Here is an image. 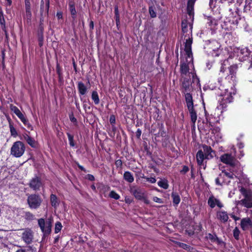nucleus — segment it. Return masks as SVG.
<instances>
[{
  "label": "nucleus",
  "instance_id": "nucleus-56",
  "mask_svg": "<svg viewBox=\"0 0 252 252\" xmlns=\"http://www.w3.org/2000/svg\"><path fill=\"white\" fill-rule=\"evenodd\" d=\"M141 134V131L140 129H138L136 131V135L139 138Z\"/></svg>",
  "mask_w": 252,
  "mask_h": 252
},
{
  "label": "nucleus",
  "instance_id": "nucleus-58",
  "mask_svg": "<svg viewBox=\"0 0 252 252\" xmlns=\"http://www.w3.org/2000/svg\"><path fill=\"white\" fill-rule=\"evenodd\" d=\"M2 19H3V14L1 10L0 9V21L1 23H2Z\"/></svg>",
  "mask_w": 252,
  "mask_h": 252
},
{
  "label": "nucleus",
  "instance_id": "nucleus-33",
  "mask_svg": "<svg viewBox=\"0 0 252 252\" xmlns=\"http://www.w3.org/2000/svg\"><path fill=\"white\" fill-rule=\"evenodd\" d=\"M184 94H185V100H186V103L193 101L192 95L190 93H189V92H186Z\"/></svg>",
  "mask_w": 252,
  "mask_h": 252
},
{
  "label": "nucleus",
  "instance_id": "nucleus-46",
  "mask_svg": "<svg viewBox=\"0 0 252 252\" xmlns=\"http://www.w3.org/2000/svg\"><path fill=\"white\" fill-rule=\"evenodd\" d=\"M189 170V168L188 167L186 166H184L182 169V170L181 171V172L183 173H187Z\"/></svg>",
  "mask_w": 252,
  "mask_h": 252
},
{
  "label": "nucleus",
  "instance_id": "nucleus-3",
  "mask_svg": "<svg viewBox=\"0 0 252 252\" xmlns=\"http://www.w3.org/2000/svg\"><path fill=\"white\" fill-rule=\"evenodd\" d=\"M240 191L244 196L245 198L238 201L237 205L244 206L248 208L252 207V191L247 190L243 187H241Z\"/></svg>",
  "mask_w": 252,
  "mask_h": 252
},
{
  "label": "nucleus",
  "instance_id": "nucleus-60",
  "mask_svg": "<svg viewBox=\"0 0 252 252\" xmlns=\"http://www.w3.org/2000/svg\"><path fill=\"white\" fill-rule=\"evenodd\" d=\"M16 252H27L25 250L23 249H19L17 250Z\"/></svg>",
  "mask_w": 252,
  "mask_h": 252
},
{
  "label": "nucleus",
  "instance_id": "nucleus-1",
  "mask_svg": "<svg viewBox=\"0 0 252 252\" xmlns=\"http://www.w3.org/2000/svg\"><path fill=\"white\" fill-rule=\"evenodd\" d=\"M237 67L236 65H233L229 68V74L227 76L228 80L231 79L233 82V87H231L230 90L228 89L225 90V92L220 94L221 98L219 99L220 101V106L218 107L219 109L223 110L226 107L227 104L232 102L233 99L232 95L236 94V90L234 88L235 83L236 82V73Z\"/></svg>",
  "mask_w": 252,
  "mask_h": 252
},
{
  "label": "nucleus",
  "instance_id": "nucleus-40",
  "mask_svg": "<svg viewBox=\"0 0 252 252\" xmlns=\"http://www.w3.org/2000/svg\"><path fill=\"white\" fill-rule=\"evenodd\" d=\"M239 234L240 231L237 227H235L233 230V235L236 239L238 240L239 239Z\"/></svg>",
  "mask_w": 252,
  "mask_h": 252
},
{
  "label": "nucleus",
  "instance_id": "nucleus-45",
  "mask_svg": "<svg viewBox=\"0 0 252 252\" xmlns=\"http://www.w3.org/2000/svg\"><path fill=\"white\" fill-rule=\"evenodd\" d=\"M153 200L155 202H157V203H162V201L161 199H160L158 197H156V196H155L153 197Z\"/></svg>",
  "mask_w": 252,
  "mask_h": 252
},
{
  "label": "nucleus",
  "instance_id": "nucleus-63",
  "mask_svg": "<svg viewBox=\"0 0 252 252\" xmlns=\"http://www.w3.org/2000/svg\"><path fill=\"white\" fill-rule=\"evenodd\" d=\"M71 121L73 122V121H76V119L74 117L70 119Z\"/></svg>",
  "mask_w": 252,
  "mask_h": 252
},
{
  "label": "nucleus",
  "instance_id": "nucleus-20",
  "mask_svg": "<svg viewBox=\"0 0 252 252\" xmlns=\"http://www.w3.org/2000/svg\"><path fill=\"white\" fill-rule=\"evenodd\" d=\"M188 63H184L181 64L180 70L182 75H186L189 70V64L190 63H189L186 61Z\"/></svg>",
  "mask_w": 252,
  "mask_h": 252
},
{
  "label": "nucleus",
  "instance_id": "nucleus-43",
  "mask_svg": "<svg viewBox=\"0 0 252 252\" xmlns=\"http://www.w3.org/2000/svg\"><path fill=\"white\" fill-rule=\"evenodd\" d=\"M21 121L24 123V124L25 126H27L28 127H29V128L31 127V125L29 124L28 121L27 120V119L25 117L24 118V119L21 120Z\"/></svg>",
  "mask_w": 252,
  "mask_h": 252
},
{
  "label": "nucleus",
  "instance_id": "nucleus-32",
  "mask_svg": "<svg viewBox=\"0 0 252 252\" xmlns=\"http://www.w3.org/2000/svg\"><path fill=\"white\" fill-rule=\"evenodd\" d=\"M149 11L151 18H155L157 16L155 8L153 6L149 7Z\"/></svg>",
  "mask_w": 252,
  "mask_h": 252
},
{
  "label": "nucleus",
  "instance_id": "nucleus-9",
  "mask_svg": "<svg viewBox=\"0 0 252 252\" xmlns=\"http://www.w3.org/2000/svg\"><path fill=\"white\" fill-rule=\"evenodd\" d=\"M22 239L27 244H31L33 240V232L30 228H26L22 230Z\"/></svg>",
  "mask_w": 252,
  "mask_h": 252
},
{
  "label": "nucleus",
  "instance_id": "nucleus-34",
  "mask_svg": "<svg viewBox=\"0 0 252 252\" xmlns=\"http://www.w3.org/2000/svg\"><path fill=\"white\" fill-rule=\"evenodd\" d=\"M10 110L12 112H13L15 114V115H16V116L19 115V113H20L21 112L20 111V110L18 109V108L14 105H11L10 106Z\"/></svg>",
  "mask_w": 252,
  "mask_h": 252
},
{
  "label": "nucleus",
  "instance_id": "nucleus-31",
  "mask_svg": "<svg viewBox=\"0 0 252 252\" xmlns=\"http://www.w3.org/2000/svg\"><path fill=\"white\" fill-rule=\"evenodd\" d=\"M109 196L110 198L116 200H118L120 197V195L114 190L110 191Z\"/></svg>",
  "mask_w": 252,
  "mask_h": 252
},
{
  "label": "nucleus",
  "instance_id": "nucleus-48",
  "mask_svg": "<svg viewBox=\"0 0 252 252\" xmlns=\"http://www.w3.org/2000/svg\"><path fill=\"white\" fill-rule=\"evenodd\" d=\"M115 17L120 16L119 10H118V7L117 6H116L115 7Z\"/></svg>",
  "mask_w": 252,
  "mask_h": 252
},
{
  "label": "nucleus",
  "instance_id": "nucleus-36",
  "mask_svg": "<svg viewBox=\"0 0 252 252\" xmlns=\"http://www.w3.org/2000/svg\"><path fill=\"white\" fill-rule=\"evenodd\" d=\"M62 228V225L60 222H57L56 223L55 227V232L56 233H58L60 232Z\"/></svg>",
  "mask_w": 252,
  "mask_h": 252
},
{
  "label": "nucleus",
  "instance_id": "nucleus-59",
  "mask_svg": "<svg viewBox=\"0 0 252 252\" xmlns=\"http://www.w3.org/2000/svg\"><path fill=\"white\" fill-rule=\"evenodd\" d=\"M215 181H216V183L217 185H221V184L220 182V178H216Z\"/></svg>",
  "mask_w": 252,
  "mask_h": 252
},
{
  "label": "nucleus",
  "instance_id": "nucleus-27",
  "mask_svg": "<svg viewBox=\"0 0 252 252\" xmlns=\"http://www.w3.org/2000/svg\"><path fill=\"white\" fill-rule=\"evenodd\" d=\"M69 9L70 12V13L72 16V18L74 19L76 16V11L75 8V5L73 2H69Z\"/></svg>",
  "mask_w": 252,
  "mask_h": 252
},
{
  "label": "nucleus",
  "instance_id": "nucleus-51",
  "mask_svg": "<svg viewBox=\"0 0 252 252\" xmlns=\"http://www.w3.org/2000/svg\"><path fill=\"white\" fill-rule=\"evenodd\" d=\"M49 8V0H48V1L47 2V3L46 4V5H45V13H47L48 12Z\"/></svg>",
  "mask_w": 252,
  "mask_h": 252
},
{
  "label": "nucleus",
  "instance_id": "nucleus-62",
  "mask_svg": "<svg viewBox=\"0 0 252 252\" xmlns=\"http://www.w3.org/2000/svg\"><path fill=\"white\" fill-rule=\"evenodd\" d=\"M79 167L82 170L84 171L85 170L84 168L82 166L79 165Z\"/></svg>",
  "mask_w": 252,
  "mask_h": 252
},
{
  "label": "nucleus",
  "instance_id": "nucleus-24",
  "mask_svg": "<svg viewBox=\"0 0 252 252\" xmlns=\"http://www.w3.org/2000/svg\"><path fill=\"white\" fill-rule=\"evenodd\" d=\"M24 139L32 147L34 148L36 147V142L32 138L26 134L24 135Z\"/></svg>",
  "mask_w": 252,
  "mask_h": 252
},
{
  "label": "nucleus",
  "instance_id": "nucleus-37",
  "mask_svg": "<svg viewBox=\"0 0 252 252\" xmlns=\"http://www.w3.org/2000/svg\"><path fill=\"white\" fill-rule=\"evenodd\" d=\"M178 245H179V246L180 247V248H182L185 250H188V251H190V247L189 246H188L187 245V244H184V243H178Z\"/></svg>",
  "mask_w": 252,
  "mask_h": 252
},
{
  "label": "nucleus",
  "instance_id": "nucleus-7",
  "mask_svg": "<svg viewBox=\"0 0 252 252\" xmlns=\"http://www.w3.org/2000/svg\"><path fill=\"white\" fill-rule=\"evenodd\" d=\"M27 201L30 208L36 209L41 205L42 200L38 195L31 194L28 197Z\"/></svg>",
  "mask_w": 252,
  "mask_h": 252
},
{
  "label": "nucleus",
  "instance_id": "nucleus-5",
  "mask_svg": "<svg viewBox=\"0 0 252 252\" xmlns=\"http://www.w3.org/2000/svg\"><path fill=\"white\" fill-rule=\"evenodd\" d=\"M130 191L136 199L142 200L146 204H150V201L148 199L145 192L140 188L132 187L130 188Z\"/></svg>",
  "mask_w": 252,
  "mask_h": 252
},
{
  "label": "nucleus",
  "instance_id": "nucleus-55",
  "mask_svg": "<svg viewBox=\"0 0 252 252\" xmlns=\"http://www.w3.org/2000/svg\"><path fill=\"white\" fill-rule=\"evenodd\" d=\"M20 120L24 119L25 117L24 115L21 112L19 115L17 116Z\"/></svg>",
  "mask_w": 252,
  "mask_h": 252
},
{
  "label": "nucleus",
  "instance_id": "nucleus-21",
  "mask_svg": "<svg viewBox=\"0 0 252 252\" xmlns=\"http://www.w3.org/2000/svg\"><path fill=\"white\" fill-rule=\"evenodd\" d=\"M124 179L128 183H132L134 181V177L132 173L129 171H126L124 173Z\"/></svg>",
  "mask_w": 252,
  "mask_h": 252
},
{
  "label": "nucleus",
  "instance_id": "nucleus-29",
  "mask_svg": "<svg viewBox=\"0 0 252 252\" xmlns=\"http://www.w3.org/2000/svg\"><path fill=\"white\" fill-rule=\"evenodd\" d=\"M92 98L94 101L95 104H98L99 103V98L97 93L96 91H93L92 94Z\"/></svg>",
  "mask_w": 252,
  "mask_h": 252
},
{
  "label": "nucleus",
  "instance_id": "nucleus-25",
  "mask_svg": "<svg viewBox=\"0 0 252 252\" xmlns=\"http://www.w3.org/2000/svg\"><path fill=\"white\" fill-rule=\"evenodd\" d=\"M50 201L51 205L55 208H56L59 205L57 197L54 194H52L50 195Z\"/></svg>",
  "mask_w": 252,
  "mask_h": 252
},
{
  "label": "nucleus",
  "instance_id": "nucleus-8",
  "mask_svg": "<svg viewBox=\"0 0 252 252\" xmlns=\"http://www.w3.org/2000/svg\"><path fill=\"white\" fill-rule=\"evenodd\" d=\"M206 42L207 48L214 52L212 54L215 56H218L221 52V50L220 49V43L215 40H208Z\"/></svg>",
  "mask_w": 252,
  "mask_h": 252
},
{
  "label": "nucleus",
  "instance_id": "nucleus-23",
  "mask_svg": "<svg viewBox=\"0 0 252 252\" xmlns=\"http://www.w3.org/2000/svg\"><path fill=\"white\" fill-rule=\"evenodd\" d=\"M189 115L191 119L192 126H194L197 120V114L195 109L189 110Z\"/></svg>",
  "mask_w": 252,
  "mask_h": 252
},
{
  "label": "nucleus",
  "instance_id": "nucleus-22",
  "mask_svg": "<svg viewBox=\"0 0 252 252\" xmlns=\"http://www.w3.org/2000/svg\"><path fill=\"white\" fill-rule=\"evenodd\" d=\"M78 88L79 92L81 95H84L86 94L87 89L83 83L81 82H78Z\"/></svg>",
  "mask_w": 252,
  "mask_h": 252
},
{
  "label": "nucleus",
  "instance_id": "nucleus-15",
  "mask_svg": "<svg viewBox=\"0 0 252 252\" xmlns=\"http://www.w3.org/2000/svg\"><path fill=\"white\" fill-rule=\"evenodd\" d=\"M203 153L207 159L212 158L214 155V152L210 146L207 145L203 146Z\"/></svg>",
  "mask_w": 252,
  "mask_h": 252
},
{
  "label": "nucleus",
  "instance_id": "nucleus-52",
  "mask_svg": "<svg viewBox=\"0 0 252 252\" xmlns=\"http://www.w3.org/2000/svg\"><path fill=\"white\" fill-rule=\"evenodd\" d=\"M57 18L60 19H62L63 18V13L62 12H58L57 13Z\"/></svg>",
  "mask_w": 252,
  "mask_h": 252
},
{
  "label": "nucleus",
  "instance_id": "nucleus-19",
  "mask_svg": "<svg viewBox=\"0 0 252 252\" xmlns=\"http://www.w3.org/2000/svg\"><path fill=\"white\" fill-rule=\"evenodd\" d=\"M26 17L27 20L30 21L32 17L31 4L29 0H25Z\"/></svg>",
  "mask_w": 252,
  "mask_h": 252
},
{
  "label": "nucleus",
  "instance_id": "nucleus-64",
  "mask_svg": "<svg viewBox=\"0 0 252 252\" xmlns=\"http://www.w3.org/2000/svg\"><path fill=\"white\" fill-rule=\"evenodd\" d=\"M6 0L9 3V4H10L11 3V0Z\"/></svg>",
  "mask_w": 252,
  "mask_h": 252
},
{
  "label": "nucleus",
  "instance_id": "nucleus-10",
  "mask_svg": "<svg viewBox=\"0 0 252 252\" xmlns=\"http://www.w3.org/2000/svg\"><path fill=\"white\" fill-rule=\"evenodd\" d=\"M192 39L189 37L186 39L185 46V51L187 55V61L189 63H192L193 61L192 54L191 52Z\"/></svg>",
  "mask_w": 252,
  "mask_h": 252
},
{
  "label": "nucleus",
  "instance_id": "nucleus-49",
  "mask_svg": "<svg viewBox=\"0 0 252 252\" xmlns=\"http://www.w3.org/2000/svg\"><path fill=\"white\" fill-rule=\"evenodd\" d=\"M87 179L90 181H94V177L91 174H88Z\"/></svg>",
  "mask_w": 252,
  "mask_h": 252
},
{
  "label": "nucleus",
  "instance_id": "nucleus-44",
  "mask_svg": "<svg viewBox=\"0 0 252 252\" xmlns=\"http://www.w3.org/2000/svg\"><path fill=\"white\" fill-rule=\"evenodd\" d=\"M222 173L226 176V177H228L229 178H233V174H231L230 173H228V172H225V171H223L222 172Z\"/></svg>",
  "mask_w": 252,
  "mask_h": 252
},
{
  "label": "nucleus",
  "instance_id": "nucleus-38",
  "mask_svg": "<svg viewBox=\"0 0 252 252\" xmlns=\"http://www.w3.org/2000/svg\"><path fill=\"white\" fill-rule=\"evenodd\" d=\"M9 127L11 135L16 137L17 135V132L16 129L11 125H10Z\"/></svg>",
  "mask_w": 252,
  "mask_h": 252
},
{
  "label": "nucleus",
  "instance_id": "nucleus-17",
  "mask_svg": "<svg viewBox=\"0 0 252 252\" xmlns=\"http://www.w3.org/2000/svg\"><path fill=\"white\" fill-rule=\"evenodd\" d=\"M252 221L250 218H246L243 219L241 222V228L244 230L249 229L252 226Z\"/></svg>",
  "mask_w": 252,
  "mask_h": 252
},
{
  "label": "nucleus",
  "instance_id": "nucleus-35",
  "mask_svg": "<svg viewBox=\"0 0 252 252\" xmlns=\"http://www.w3.org/2000/svg\"><path fill=\"white\" fill-rule=\"evenodd\" d=\"M67 135L68 136L70 146L71 147H74L75 146V143L73 140V136L69 133H67Z\"/></svg>",
  "mask_w": 252,
  "mask_h": 252
},
{
  "label": "nucleus",
  "instance_id": "nucleus-57",
  "mask_svg": "<svg viewBox=\"0 0 252 252\" xmlns=\"http://www.w3.org/2000/svg\"><path fill=\"white\" fill-rule=\"evenodd\" d=\"M90 28L91 29V30H93L94 28V22L93 21H91L90 23Z\"/></svg>",
  "mask_w": 252,
  "mask_h": 252
},
{
  "label": "nucleus",
  "instance_id": "nucleus-30",
  "mask_svg": "<svg viewBox=\"0 0 252 252\" xmlns=\"http://www.w3.org/2000/svg\"><path fill=\"white\" fill-rule=\"evenodd\" d=\"M24 217L26 220L29 221L34 220L35 219L34 215L30 212H25Z\"/></svg>",
  "mask_w": 252,
  "mask_h": 252
},
{
  "label": "nucleus",
  "instance_id": "nucleus-6",
  "mask_svg": "<svg viewBox=\"0 0 252 252\" xmlns=\"http://www.w3.org/2000/svg\"><path fill=\"white\" fill-rule=\"evenodd\" d=\"M52 222L53 219L51 218H48L46 222L44 219L38 220V224L44 235H48L51 232Z\"/></svg>",
  "mask_w": 252,
  "mask_h": 252
},
{
  "label": "nucleus",
  "instance_id": "nucleus-28",
  "mask_svg": "<svg viewBox=\"0 0 252 252\" xmlns=\"http://www.w3.org/2000/svg\"><path fill=\"white\" fill-rule=\"evenodd\" d=\"M158 185L159 187L164 189H167L169 187L168 181L165 179L159 181L158 183Z\"/></svg>",
  "mask_w": 252,
  "mask_h": 252
},
{
  "label": "nucleus",
  "instance_id": "nucleus-61",
  "mask_svg": "<svg viewBox=\"0 0 252 252\" xmlns=\"http://www.w3.org/2000/svg\"><path fill=\"white\" fill-rule=\"evenodd\" d=\"M238 147H239V148L240 149L242 148H243V147H244V145H243V144H242V143H240V144H239V145H238Z\"/></svg>",
  "mask_w": 252,
  "mask_h": 252
},
{
  "label": "nucleus",
  "instance_id": "nucleus-53",
  "mask_svg": "<svg viewBox=\"0 0 252 252\" xmlns=\"http://www.w3.org/2000/svg\"><path fill=\"white\" fill-rule=\"evenodd\" d=\"M116 25L118 27L120 25V16L115 17Z\"/></svg>",
  "mask_w": 252,
  "mask_h": 252
},
{
  "label": "nucleus",
  "instance_id": "nucleus-26",
  "mask_svg": "<svg viewBox=\"0 0 252 252\" xmlns=\"http://www.w3.org/2000/svg\"><path fill=\"white\" fill-rule=\"evenodd\" d=\"M171 197L173 199V203L175 205H178L180 203L181 199L179 194L176 192H172Z\"/></svg>",
  "mask_w": 252,
  "mask_h": 252
},
{
  "label": "nucleus",
  "instance_id": "nucleus-54",
  "mask_svg": "<svg viewBox=\"0 0 252 252\" xmlns=\"http://www.w3.org/2000/svg\"><path fill=\"white\" fill-rule=\"evenodd\" d=\"M208 238L209 239L212 240L214 241H215L216 239V236H214L210 234H209Z\"/></svg>",
  "mask_w": 252,
  "mask_h": 252
},
{
  "label": "nucleus",
  "instance_id": "nucleus-18",
  "mask_svg": "<svg viewBox=\"0 0 252 252\" xmlns=\"http://www.w3.org/2000/svg\"><path fill=\"white\" fill-rule=\"evenodd\" d=\"M197 163L199 165H204L203 161L206 159L203 152L202 150H199L196 155Z\"/></svg>",
  "mask_w": 252,
  "mask_h": 252
},
{
  "label": "nucleus",
  "instance_id": "nucleus-50",
  "mask_svg": "<svg viewBox=\"0 0 252 252\" xmlns=\"http://www.w3.org/2000/svg\"><path fill=\"white\" fill-rule=\"evenodd\" d=\"M110 122L111 124H114L115 122V118L114 116L112 115L110 118Z\"/></svg>",
  "mask_w": 252,
  "mask_h": 252
},
{
  "label": "nucleus",
  "instance_id": "nucleus-13",
  "mask_svg": "<svg viewBox=\"0 0 252 252\" xmlns=\"http://www.w3.org/2000/svg\"><path fill=\"white\" fill-rule=\"evenodd\" d=\"M208 204L211 208H214L217 206L220 208L223 207V204L220 201L214 196H210L208 200Z\"/></svg>",
  "mask_w": 252,
  "mask_h": 252
},
{
  "label": "nucleus",
  "instance_id": "nucleus-4",
  "mask_svg": "<svg viewBox=\"0 0 252 252\" xmlns=\"http://www.w3.org/2000/svg\"><path fill=\"white\" fill-rule=\"evenodd\" d=\"M25 151V146L23 142L18 141L14 142L10 150V154L16 158L21 157Z\"/></svg>",
  "mask_w": 252,
  "mask_h": 252
},
{
  "label": "nucleus",
  "instance_id": "nucleus-11",
  "mask_svg": "<svg viewBox=\"0 0 252 252\" xmlns=\"http://www.w3.org/2000/svg\"><path fill=\"white\" fill-rule=\"evenodd\" d=\"M220 160L231 166L235 165L236 160L234 157L228 154H224L220 157Z\"/></svg>",
  "mask_w": 252,
  "mask_h": 252
},
{
  "label": "nucleus",
  "instance_id": "nucleus-39",
  "mask_svg": "<svg viewBox=\"0 0 252 252\" xmlns=\"http://www.w3.org/2000/svg\"><path fill=\"white\" fill-rule=\"evenodd\" d=\"M141 177L146 179L148 182H149L151 183H155L156 182V179L155 178L146 177L144 176V175L143 174H142V176H141Z\"/></svg>",
  "mask_w": 252,
  "mask_h": 252
},
{
  "label": "nucleus",
  "instance_id": "nucleus-14",
  "mask_svg": "<svg viewBox=\"0 0 252 252\" xmlns=\"http://www.w3.org/2000/svg\"><path fill=\"white\" fill-rule=\"evenodd\" d=\"M191 90V83L189 80L187 78H184L182 82V92L185 93L189 92Z\"/></svg>",
  "mask_w": 252,
  "mask_h": 252
},
{
  "label": "nucleus",
  "instance_id": "nucleus-47",
  "mask_svg": "<svg viewBox=\"0 0 252 252\" xmlns=\"http://www.w3.org/2000/svg\"><path fill=\"white\" fill-rule=\"evenodd\" d=\"M44 1L43 0H42L41 1V7H40V9H41V13L42 14L44 12Z\"/></svg>",
  "mask_w": 252,
  "mask_h": 252
},
{
  "label": "nucleus",
  "instance_id": "nucleus-16",
  "mask_svg": "<svg viewBox=\"0 0 252 252\" xmlns=\"http://www.w3.org/2000/svg\"><path fill=\"white\" fill-rule=\"evenodd\" d=\"M217 218L221 222L225 223L227 221L228 216L227 213L225 211H220L217 213Z\"/></svg>",
  "mask_w": 252,
  "mask_h": 252
},
{
  "label": "nucleus",
  "instance_id": "nucleus-2",
  "mask_svg": "<svg viewBox=\"0 0 252 252\" xmlns=\"http://www.w3.org/2000/svg\"><path fill=\"white\" fill-rule=\"evenodd\" d=\"M196 0H189L187 5V14L182 22V29L183 32H187L189 30L191 31L194 19L193 7Z\"/></svg>",
  "mask_w": 252,
  "mask_h": 252
},
{
  "label": "nucleus",
  "instance_id": "nucleus-12",
  "mask_svg": "<svg viewBox=\"0 0 252 252\" xmlns=\"http://www.w3.org/2000/svg\"><path fill=\"white\" fill-rule=\"evenodd\" d=\"M29 185L33 190H38L42 186V183L38 177H35L31 180Z\"/></svg>",
  "mask_w": 252,
  "mask_h": 252
},
{
  "label": "nucleus",
  "instance_id": "nucleus-42",
  "mask_svg": "<svg viewBox=\"0 0 252 252\" xmlns=\"http://www.w3.org/2000/svg\"><path fill=\"white\" fill-rule=\"evenodd\" d=\"M228 63V60H224L221 64V66L220 67V71L221 72H224L225 71L224 66L226 65V63Z\"/></svg>",
  "mask_w": 252,
  "mask_h": 252
},
{
  "label": "nucleus",
  "instance_id": "nucleus-41",
  "mask_svg": "<svg viewBox=\"0 0 252 252\" xmlns=\"http://www.w3.org/2000/svg\"><path fill=\"white\" fill-rule=\"evenodd\" d=\"M188 109L189 110H193L194 109L193 101L191 102H187Z\"/></svg>",
  "mask_w": 252,
  "mask_h": 252
}]
</instances>
